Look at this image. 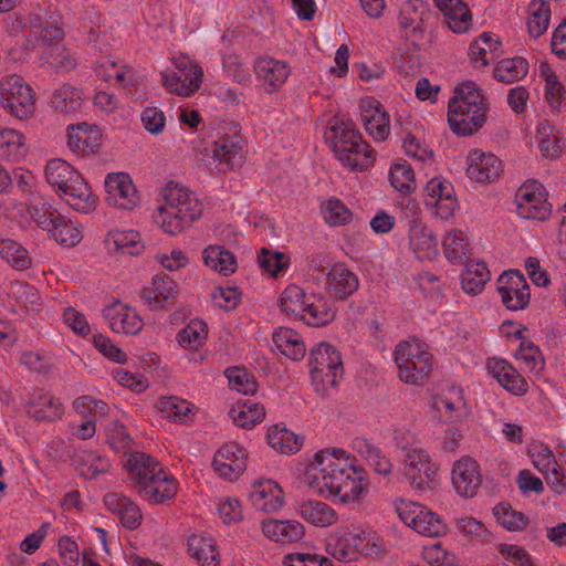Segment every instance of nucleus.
<instances>
[{
	"instance_id": "79ce46f5",
	"label": "nucleus",
	"mask_w": 566,
	"mask_h": 566,
	"mask_svg": "<svg viewBox=\"0 0 566 566\" xmlns=\"http://www.w3.org/2000/svg\"><path fill=\"white\" fill-rule=\"evenodd\" d=\"M446 258L452 263H461L471 255L467 234L462 230H452L447 233L442 242Z\"/></svg>"
},
{
	"instance_id": "09e8293b",
	"label": "nucleus",
	"mask_w": 566,
	"mask_h": 566,
	"mask_svg": "<svg viewBox=\"0 0 566 566\" xmlns=\"http://www.w3.org/2000/svg\"><path fill=\"white\" fill-rule=\"evenodd\" d=\"M308 296L304 290L291 284L281 294L279 306L289 316L300 317L304 313V306Z\"/></svg>"
},
{
	"instance_id": "13d9d810",
	"label": "nucleus",
	"mask_w": 566,
	"mask_h": 566,
	"mask_svg": "<svg viewBox=\"0 0 566 566\" xmlns=\"http://www.w3.org/2000/svg\"><path fill=\"white\" fill-rule=\"evenodd\" d=\"M258 262L260 268L273 277L290 264L289 258L283 252H272L266 248L261 249Z\"/></svg>"
},
{
	"instance_id": "37998d69",
	"label": "nucleus",
	"mask_w": 566,
	"mask_h": 566,
	"mask_svg": "<svg viewBox=\"0 0 566 566\" xmlns=\"http://www.w3.org/2000/svg\"><path fill=\"white\" fill-rule=\"evenodd\" d=\"M82 93L78 88L63 84L50 99L51 107L60 114L77 112L82 106Z\"/></svg>"
},
{
	"instance_id": "f8f14e48",
	"label": "nucleus",
	"mask_w": 566,
	"mask_h": 566,
	"mask_svg": "<svg viewBox=\"0 0 566 566\" xmlns=\"http://www.w3.org/2000/svg\"><path fill=\"white\" fill-rule=\"evenodd\" d=\"M436 467L422 449H411L405 455L403 474L410 485L418 491L432 489L436 481Z\"/></svg>"
},
{
	"instance_id": "a18cd8bd",
	"label": "nucleus",
	"mask_w": 566,
	"mask_h": 566,
	"mask_svg": "<svg viewBox=\"0 0 566 566\" xmlns=\"http://www.w3.org/2000/svg\"><path fill=\"white\" fill-rule=\"evenodd\" d=\"M243 143L241 137L233 136L230 138H219L214 143L213 157L220 163H224L227 167H234L242 161Z\"/></svg>"
},
{
	"instance_id": "e2e57ef3",
	"label": "nucleus",
	"mask_w": 566,
	"mask_h": 566,
	"mask_svg": "<svg viewBox=\"0 0 566 566\" xmlns=\"http://www.w3.org/2000/svg\"><path fill=\"white\" fill-rule=\"evenodd\" d=\"M463 113L474 115L484 113V116L486 117V106H471V104L465 102L462 97H453L449 102L448 114L453 116V124L457 128H460L462 125L464 126V119L460 117V115L463 116Z\"/></svg>"
},
{
	"instance_id": "864d4df0",
	"label": "nucleus",
	"mask_w": 566,
	"mask_h": 566,
	"mask_svg": "<svg viewBox=\"0 0 566 566\" xmlns=\"http://www.w3.org/2000/svg\"><path fill=\"white\" fill-rule=\"evenodd\" d=\"M0 255L17 270H25L31 265L28 251L13 240L0 241Z\"/></svg>"
},
{
	"instance_id": "473e14b6",
	"label": "nucleus",
	"mask_w": 566,
	"mask_h": 566,
	"mask_svg": "<svg viewBox=\"0 0 566 566\" xmlns=\"http://www.w3.org/2000/svg\"><path fill=\"white\" fill-rule=\"evenodd\" d=\"M29 413H32L38 421H54L62 417L63 406L52 395L38 392L30 401Z\"/></svg>"
},
{
	"instance_id": "c9c22d12",
	"label": "nucleus",
	"mask_w": 566,
	"mask_h": 566,
	"mask_svg": "<svg viewBox=\"0 0 566 566\" xmlns=\"http://www.w3.org/2000/svg\"><path fill=\"white\" fill-rule=\"evenodd\" d=\"M229 416L238 427L251 429L264 419L265 409L262 405L251 402L248 399L233 405L229 411Z\"/></svg>"
},
{
	"instance_id": "1a4fd4ad",
	"label": "nucleus",
	"mask_w": 566,
	"mask_h": 566,
	"mask_svg": "<svg viewBox=\"0 0 566 566\" xmlns=\"http://www.w3.org/2000/svg\"><path fill=\"white\" fill-rule=\"evenodd\" d=\"M543 186L537 181H527L515 193L516 212L521 218L538 221L546 220L552 212Z\"/></svg>"
},
{
	"instance_id": "e433bc0d",
	"label": "nucleus",
	"mask_w": 566,
	"mask_h": 566,
	"mask_svg": "<svg viewBox=\"0 0 566 566\" xmlns=\"http://www.w3.org/2000/svg\"><path fill=\"white\" fill-rule=\"evenodd\" d=\"M203 262L211 270L228 276L234 273L237 260L232 252L221 245H210L202 251Z\"/></svg>"
},
{
	"instance_id": "f3484780",
	"label": "nucleus",
	"mask_w": 566,
	"mask_h": 566,
	"mask_svg": "<svg viewBox=\"0 0 566 566\" xmlns=\"http://www.w3.org/2000/svg\"><path fill=\"white\" fill-rule=\"evenodd\" d=\"M424 193L426 205L436 206L437 214L441 219L447 220L453 216L458 202L451 182L440 178H432L427 182Z\"/></svg>"
},
{
	"instance_id": "dca6fc26",
	"label": "nucleus",
	"mask_w": 566,
	"mask_h": 566,
	"mask_svg": "<svg viewBox=\"0 0 566 566\" xmlns=\"http://www.w3.org/2000/svg\"><path fill=\"white\" fill-rule=\"evenodd\" d=\"M108 203L122 209H133L139 197L130 177L125 172L108 174L105 178Z\"/></svg>"
},
{
	"instance_id": "20e7f679",
	"label": "nucleus",
	"mask_w": 566,
	"mask_h": 566,
	"mask_svg": "<svg viewBox=\"0 0 566 566\" xmlns=\"http://www.w3.org/2000/svg\"><path fill=\"white\" fill-rule=\"evenodd\" d=\"M399 378L406 384L422 385L436 365L433 356L417 339L400 342L394 352Z\"/></svg>"
},
{
	"instance_id": "a878e982",
	"label": "nucleus",
	"mask_w": 566,
	"mask_h": 566,
	"mask_svg": "<svg viewBox=\"0 0 566 566\" xmlns=\"http://www.w3.org/2000/svg\"><path fill=\"white\" fill-rule=\"evenodd\" d=\"M364 538L348 530H343L329 537L327 552L336 559L345 563L356 560L363 553Z\"/></svg>"
},
{
	"instance_id": "49530a36",
	"label": "nucleus",
	"mask_w": 566,
	"mask_h": 566,
	"mask_svg": "<svg viewBox=\"0 0 566 566\" xmlns=\"http://www.w3.org/2000/svg\"><path fill=\"white\" fill-rule=\"evenodd\" d=\"M269 444L281 453H295L302 446V440L293 431L274 424L268 430Z\"/></svg>"
},
{
	"instance_id": "3c124183",
	"label": "nucleus",
	"mask_w": 566,
	"mask_h": 566,
	"mask_svg": "<svg viewBox=\"0 0 566 566\" xmlns=\"http://www.w3.org/2000/svg\"><path fill=\"white\" fill-rule=\"evenodd\" d=\"M321 212L325 222L333 227L344 226L352 219V211L336 198L322 202Z\"/></svg>"
},
{
	"instance_id": "5fc2aeb1",
	"label": "nucleus",
	"mask_w": 566,
	"mask_h": 566,
	"mask_svg": "<svg viewBox=\"0 0 566 566\" xmlns=\"http://www.w3.org/2000/svg\"><path fill=\"white\" fill-rule=\"evenodd\" d=\"M61 40L52 43H42L46 46L44 53L46 63L57 70H70L73 69L76 63L71 53L62 45Z\"/></svg>"
},
{
	"instance_id": "4468645a",
	"label": "nucleus",
	"mask_w": 566,
	"mask_h": 566,
	"mask_svg": "<svg viewBox=\"0 0 566 566\" xmlns=\"http://www.w3.org/2000/svg\"><path fill=\"white\" fill-rule=\"evenodd\" d=\"M247 459L245 449L235 442L226 443L216 452L212 467L220 476L233 481L245 471Z\"/></svg>"
},
{
	"instance_id": "c03bdc74",
	"label": "nucleus",
	"mask_w": 566,
	"mask_h": 566,
	"mask_svg": "<svg viewBox=\"0 0 566 566\" xmlns=\"http://www.w3.org/2000/svg\"><path fill=\"white\" fill-rule=\"evenodd\" d=\"M528 62L524 57L501 60L493 71L494 77L502 83L511 84L526 76Z\"/></svg>"
},
{
	"instance_id": "7ed1b4c3",
	"label": "nucleus",
	"mask_w": 566,
	"mask_h": 566,
	"mask_svg": "<svg viewBox=\"0 0 566 566\" xmlns=\"http://www.w3.org/2000/svg\"><path fill=\"white\" fill-rule=\"evenodd\" d=\"M48 182L65 196V201L75 211L90 213L96 208V197L82 175L63 159H51L45 166Z\"/></svg>"
},
{
	"instance_id": "8fccbe9b",
	"label": "nucleus",
	"mask_w": 566,
	"mask_h": 566,
	"mask_svg": "<svg viewBox=\"0 0 566 566\" xmlns=\"http://www.w3.org/2000/svg\"><path fill=\"white\" fill-rule=\"evenodd\" d=\"M493 514L497 522L507 531L516 532L527 525V517L518 511H515L510 504L499 503L493 509Z\"/></svg>"
},
{
	"instance_id": "2f4dec72",
	"label": "nucleus",
	"mask_w": 566,
	"mask_h": 566,
	"mask_svg": "<svg viewBox=\"0 0 566 566\" xmlns=\"http://www.w3.org/2000/svg\"><path fill=\"white\" fill-rule=\"evenodd\" d=\"M272 339L276 348L292 360H300L305 356L306 347L298 333L291 328L280 327L273 333Z\"/></svg>"
},
{
	"instance_id": "69168bd1",
	"label": "nucleus",
	"mask_w": 566,
	"mask_h": 566,
	"mask_svg": "<svg viewBox=\"0 0 566 566\" xmlns=\"http://www.w3.org/2000/svg\"><path fill=\"white\" fill-rule=\"evenodd\" d=\"M500 385L514 395H525L528 390V384L524 377L513 367L506 369L499 380Z\"/></svg>"
},
{
	"instance_id": "de8ad7c7",
	"label": "nucleus",
	"mask_w": 566,
	"mask_h": 566,
	"mask_svg": "<svg viewBox=\"0 0 566 566\" xmlns=\"http://www.w3.org/2000/svg\"><path fill=\"white\" fill-rule=\"evenodd\" d=\"M551 8L544 0H533L530 4L527 28L531 36L537 39L544 34L549 24Z\"/></svg>"
},
{
	"instance_id": "603ef678",
	"label": "nucleus",
	"mask_w": 566,
	"mask_h": 566,
	"mask_svg": "<svg viewBox=\"0 0 566 566\" xmlns=\"http://www.w3.org/2000/svg\"><path fill=\"white\" fill-rule=\"evenodd\" d=\"M391 186L403 193H410L416 189L413 169L407 163H396L389 171Z\"/></svg>"
},
{
	"instance_id": "9b49d317",
	"label": "nucleus",
	"mask_w": 566,
	"mask_h": 566,
	"mask_svg": "<svg viewBox=\"0 0 566 566\" xmlns=\"http://www.w3.org/2000/svg\"><path fill=\"white\" fill-rule=\"evenodd\" d=\"M497 292L507 310H524L530 304V285L525 276L517 270H509L500 275Z\"/></svg>"
},
{
	"instance_id": "f03ea898",
	"label": "nucleus",
	"mask_w": 566,
	"mask_h": 566,
	"mask_svg": "<svg viewBox=\"0 0 566 566\" xmlns=\"http://www.w3.org/2000/svg\"><path fill=\"white\" fill-rule=\"evenodd\" d=\"M337 159L352 170H366L375 160L374 150L363 140L352 122L331 120L325 133Z\"/></svg>"
},
{
	"instance_id": "72a5a7b5",
	"label": "nucleus",
	"mask_w": 566,
	"mask_h": 566,
	"mask_svg": "<svg viewBox=\"0 0 566 566\" xmlns=\"http://www.w3.org/2000/svg\"><path fill=\"white\" fill-rule=\"evenodd\" d=\"M188 552L202 566H217L218 548L214 539L203 534H193L188 539Z\"/></svg>"
},
{
	"instance_id": "5701e85b",
	"label": "nucleus",
	"mask_w": 566,
	"mask_h": 566,
	"mask_svg": "<svg viewBox=\"0 0 566 566\" xmlns=\"http://www.w3.org/2000/svg\"><path fill=\"white\" fill-rule=\"evenodd\" d=\"M250 501L261 512L275 513L284 504V492L275 481L260 480L252 484Z\"/></svg>"
},
{
	"instance_id": "338daca9",
	"label": "nucleus",
	"mask_w": 566,
	"mask_h": 566,
	"mask_svg": "<svg viewBox=\"0 0 566 566\" xmlns=\"http://www.w3.org/2000/svg\"><path fill=\"white\" fill-rule=\"evenodd\" d=\"M516 357L523 359L530 370H534L538 364L541 365V369L543 368V355L539 348L531 340L521 342Z\"/></svg>"
},
{
	"instance_id": "aec40b11",
	"label": "nucleus",
	"mask_w": 566,
	"mask_h": 566,
	"mask_svg": "<svg viewBox=\"0 0 566 566\" xmlns=\"http://www.w3.org/2000/svg\"><path fill=\"white\" fill-rule=\"evenodd\" d=\"M361 119L366 132L376 140L382 142L389 134V115L382 104L373 97L360 102Z\"/></svg>"
},
{
	"instance_id": "412c9836",
	"label": "nucleus",
	"mask_w": 566,
	"mask_h": 566,
	"mask_svg": "<svg viewBox=\"0 0 566 566\" xmlns=\"http://www.w3.org/2000/svg\"><path fill=\"white\" fill-rule=\"evenodd\" d=\"M24 18L28 32L24 43L27 50H33L40 43H52L63 39V29L57 24H49L41 14L30 12Z\"/></svg>"
},
{
	"instance_id": "4be33fe9",
	"label": "nucleus",
	"mask_w": 566,
	"mask_h": 566,
	"mask_svg": "<svg viewBox=\"0 0 566 566\" xmlns=\"http://www.w3.org/2000/svg\"><path fill=\"white\" fill-rule=\"evenodd\" d=\"M326 285L334 300L346 301L358 290L359 280L344 263H335L326 274Z\"/></svg>"
},
{
	"instance_id": "6e6552de",
	"label": "nucleus",
	"mask_w": 566,
	"mask_h": 566,
	"mask_svg": "<svg viewBox=\"0 0 566 566\" xmlns=\"http://www.w3.org/2000/svg\"><path fill=\"white\" fill-rule=\"evenodd\" d=\"M434 19L436 15L427 2L407 0L400 9L398 23L401 30H409L406 38L417 44V42L423 40Z\"/></svg>"
},
{
	"instance_id": "f704fd0d",
	"label": "nucleus",
	"mask_w": 566,
	"mask_h": 566,
	"mask_svg": "<svg viewBox=\"0 0 566 566\" xmlns=\"http://www.w3.org/2000/svg\"><path fill=\"white\" fill-rule=\"evenodd\" d=\"M25 154V137L15 129L0 128V159L17 163Z\"/></svg>"
},
{
	"instance_id": "6ab92c4d",
	"label": "nucleus",
	"mask_w": 566,
	"mask_h": 566,
	"mask_svg": "<svg viewBox=\"0 0 566 566\" xmlns=\"http://www.w3.org/2000/svg\"><path fill=\"white\" fill-rule=\"evenodd\" d=\"M452 483L461 496L473 497L482 483L478 462L469 457L458 460L452 469Z\"/></svg>"
},
{
	"instance_id": "2eb2a0df",
	"label": "nucleus",
	"mask_w": 566,
	"mask_h": 566,
	"mask_svg": "<svg viewBox=\"0 0 566 566\" xmlns=\"http://www.w3.org/2000/svg\"><path fill=\"white\" fill-rule=\"evenodd\" d=\"M140 296L151 310H169L176 303L178 285L168 274H158L150 286L142 290Z\"/></svg>"
},
{
	"instance_id": "c85d7f7f",
	"label": "nucleus",
	"mask_w": 566,
	"mask_h": 566,
	"mask_svg": "<svg viewBox=\"0 0 566 566\" xmlns=\"http://www.w3.org/2000/svg\"><path fill=\"white\" fill-rule=\"evenodd\" d=\"M254 71L259 78L269 86V92H276L287 80L290 66L282 61L269 56L259 57L254 64Z\"/></svg>"
},
{
	"instance_id": "ea45409f",
	"label": "nucleus",
	"mask_w": 566,
	"mask_h": 566,
	"mask_svg": "<svg viewBox=\"0 0 566 566\" xmlns=\"http://www.w3.org/2000/svg\"><path fill=\"white\" fill-rule=\"evenodd\" d=\"M353 447L377 473L381 475L391 473L392 464L390 460L370 441L365 438H356L353 442Z\"/></svg>"
},
{
	"instance_id": "4c0bfd02",
	"label": "nucleus",
	"mask_w": 566,
	"mask_h": 566,
	"mask_svg": "<svg viewBox=\"0 0 566 566\" xmlns=\"http://www.w3.org/2000/svg\"><path fill=\"white\" fill-rule=\"evenodd\" d=\"M490 271L484 262L470 261L461 274L462 289L467 294H480L490 280Z\"/></svg>"
},
{
	"instance_id": "bb28decb",
	"label": "nucleus",
	"mask_w": 566,
	"mask_h": 566,
	"mask_svg": "<svg viewBox=\"0 0 566 566\" xmlns=\"http://www.w3.org/2000/svg\"><path fill=\"white\" fill-rule=\"evenodd\" d=\"M125 467L137 492L150 479L156 478L158 473H163L161 464L155 458L144 452L132 453Z\"/></svg>"
},
{
	"instance_id": "4d7b16f0",
	"label": "nucleus",
	"mask_w": 566,
	"mask_h": 566,
	"mask_svg": "<svg viewBox=\"0 0 566 566\" xmlns=\"http://www.w3.org/2000/svg\"><path fill=\"white\" fill-rule=\"evenodd\" d=\"M156 408L164 417L175 421H184L190 412L189 403L177 397L159 398Z\"/></svg>"
},
{
	"instance_id": "f257e3e1",
	"label": "nucleus",
	"mask_w": 566,
	"mask_h": 566,
	"mask_svg": "<svg viewBox=\"0 0 566 566\" xmlns=\"http://www.w3.org/2000/svg\"><path fill=\"white\" fill-rule=\"evenodd\" d=\"M342 449H326L315 453L311 463L318 491L337 496L340 502L359 500L368 486L365 470L354 464Z\"/></svg>"
},
{
	"instance_id": "ddd939ff",
	"label": "nucleus",
	"mask_w": 566,
	"mask_h": 566,
	"mask_svg": "<svg viewBox=\"0 0 566 566\" xmlns=\"http://www.w3.org/2000/svg\"><path fill=\"white\" fill-rule=\"evenodd\" d=\"M397 511L401 521L421 535L437 537L447 533V525L442 520L420 504L397 507Z\"/></svg>"
},
{
	"instance_id": "c756f323",
	"label": "nucleus",
	"mask_w": 566,
	"mask_h": 566,
	"mask_svg": "<svg viewBox=\"0 0 566 566\" xmlns=\"http://www.w3.org/2000/svg\"><path fill=\"white\" fill-rule=\"evenodd\" d=\"M262 532L269 539L283 544L298 542L305 534L304 526L301 523L277 520L264 521Z\"/></svg>"
},
{
	"instance_id": "9d476101",
	"label": "nucleus",
	"mask_w": 566,
	"mask_h": 566,
	"mask_svg": "<svg viewBox=\"0 0 566 566\" xmlns=\"http://www.w3.org/2000/svg\"><path fill=\"white\" fill-rule=\"evenodd\" d=\"M177 72L163 75V85L180 96H190L202 83V69L192 60L181 57L176 62Z\"/></svg>"
},
{
	"instance_id": "a19ab883",
	"label": "nucleus",
	"mask_w": 566,
	"mask_h": 566,
	"mask_svg": "<svg viewBox=\"0 0 566 566\" xmlns=\"http://www.w3.org/2000/svg\"><path fill=\"white\" fill-rule=\"evenodd\" d=\"M298 511L304 520L317 527H326L337 521L335 510L324 502L312 500L304 502L300 505Z\"/></svg>"
},
{
	"instance_id": "6e6d98bb",
	"label": "nucleus",
	"mask_w": 566,
	"mask_h": 566,
	"mask_svg": "<svg viewBox=\"0 0 566 566\" xmlns=\"http://www.w3.org/2000/svg\"><path fill=\"white\" fill-rule=\"evenodd\" d=\"M208 335L207 324L201 319H192L178 333V342L181 346L197 348Z\"/></svg>"
},
{
	"instance_id": "7c9ffc66",
	"label": "nucleus",
	"mask_w": 566,
	"mask_h": 566,
	"mask_svg": "<svg viewBox=\"0 0 566 566\" xmlns=\"http://www.w3.org/2000/svg\"><path fill=\"white\" fill-rule=\"evenodd\" d=\"M105 244L111 253H122L127 255H138L144 250L140 235L136 231H109L105 239Z\"/></svg>"
},
{
	"instance_id": "39448f33",
	"label": "nucleus",
	"mask_w": 566,
	"mask_h": 566,
	"mask_svg": "<svg viewBox=\"0 0 566 566\" xmlns=\"http://www.w3.org/2000/svg\"><path fill=\"white\" fill-rule=\"evenodd\" d=\"M31 218L50 238L64 247H75L82 240V233L71 220L42 198L34 199L29 208Z\"/></svg>"
},
{
	"instance_id": "423d86ee",
	"label": "nucleus",
	"mask_w": 566,
	"mask_h": 566,
	"mask_svg": "<svg viewBox=\"0 0 566 566\" xmlns=\"http://www.w3.org/2000/svg\"><path fill=\"white\" fill-rule=\"evenodd\" d=\"M0 104L18 119H28L34 114V93L19 75L0 81Z\"/></svg>"
},
{
	"instance_id": "b1692460",
	"label": "nucleus",
	"mask_w": 566,
	"mask_h": 566,
	"mask_svg": "<svg viewBox=\"0 0 566 566\" xmlns=\"http://www.w3.org/2000/svg\"><path fill=\"white\" fill-rule=\"evenodd\" d=\"M502 172V161L493 154L474 149L468 156L467 174L476 182L494 181Z\"/></svg>"
},
{
	"instance_id": "58836bf2",
	"label": "nucleus",
	"mask_w": 566,
	"mask_h": 566,
	"mask_svg": "<svg viewBox=\"0 0 566 566\" xmlns=\"http://www.w3.org/2000/svg\"><path fill=\"white\" fill-rule=\"evenodd\" d=\"M335 315V310L324 298L311 295L305 303L304 313H302L300 318L307 325L324 326L331 323Z\"/></svg>"
},
{
	"instance_id": "680f3d73",
	"label": "nucleus",
	"mask_w": 566,
	"mask_h": 566,
	"mask_svg": "<svg viewBox=\"0 0 566 566\" xmlns=\"http://www.w3.org/2000/svg\"><path fill=\"white\" fill-rule=\"evenodd\" d=\"M492 45L501 46L502 44L499 40L492 39L486 32L481 34L478 40L470 44L469 55L471 62L476 64L480 61L481 66L489 65L486 52L492 51Z\"/></svg>"
},
{
	"instance_id": "393cba45",
	"label": "nucleus",
	"mask_w": 566,
	"mask_h": 566,
	"mask_svg": "<svg viewBox=\"0 0 566 566\" xmlns=\"http://www.w3.org/2000/svg\"><path fill=\"white\" fill-rule=\"evenodd\" d=\"M409 247L418 259L431 260L438 255V239L420 219L409 221Z\"/></svg>"
},
{
	"instance_id": "bf43d9fd",
	"label": "nucleus",
	"mask_w": 566,
	"mask_h": 566,
	"mask_svg": "<svg viewBox=\"0 0 566 566\" xmlns=\"http://www.w3.org/2000/svg\"><path fill=\"white\" fill-rule=\"evenodd\" d=\"M471 22L472 15L467 4L449 9L443 13V23L454 33L468 31Z\"/></svg>"
},
{
	"instance_id": "0e129e2a",
	"label": "nucleus",
	"mask_w": 566,
	"mask_h": 566,
	"mask_svg": "<svg viewBox=\"0 0 566 566\" xmlns=\"http://www.w3.org/2000/svg\"><path fill=\"white\" fill-rule=\"evenodd\" d=\"M284 566H333V562L314 553H291L283 558Z\"/></svg>"
},
{
	"instance_id": "cd10ccee",
	"label": "nucleus",
	"mask_w": 566,
	"mask_h": 566,
	"mask_svg": "<svg viewBox=\"0 0 566 566\" xmlns=\"http://www.w3.org/2000/svg\"><path fill=\"white\" fill-rule=\"evenodd\" d=\"M138 494L153 504H165L177 494V481L172 475L158 473L147 484L142 485Z\"/></svg>"
},
{
	"instance_id": "774afa93",
	"label": "nucleus",
	"mask_w": 566,
	"mask_h": 566,
	"mask_svg": "<svg viewBox=\"0 0 566 566\" xmlns=\"http://www.w3.org/2000/svg\"><path fill=\"white\" fill-rule=\"evenodd\" d=\"M94 346L107 358L112 359L115 363L124 364L127 359L126 354L116 345L112 343V340L102 335L96 334L93 337Z\"/></svg>"
},
{
	"instance_id": "052dcab7",
	"label": "nucleus",
	"mask_w": 566,
	"mask_h": 566,
	"mask_svg": "<svg viewBox=\"0 0 566 566\" xmlns=\"http://www.w3.org/2000/svg\"><path fill=\"white\" fill-rule=\"evenodd\" d=\"M231 388L248 394H254L258 389L254 377L244 368L232 367L226 371Z\"/></svg>"
},
{
	"instance_id": "a211bd4d",
	"label": "nucleus",
	"mask_w": 566,
	"mask_h": 566,
	"mask_svg": "<svg viewBox=\"0 0 566 566\" xmlns=\"http://www.w3.org/2000/svg\"><path fill=\"white\" fill-rule=\"evenodd\" d=\"M103 316L108 321L111 329L115 333L136 335L144 326L143 319L136 310L119 301L106 306Z\"/></svg>"
},
{
	"instance_id": "0eeeda50",
	"label": "nucleus",
	"mask_w": 566,
	"mask_h": 566,
	"mask_svg": "<svg viewBox=\"0 0 566 566\" xmlns=\"http://www.w3.org/2000/svg\"><path fill=\"white\" fill-rule=\"evenodd\" d=\"M308 366L313 378H321L323 384L332 387L338 384L344 374L340 353L327 343L311 349Z\"/></svg>"
}]
</instances>
